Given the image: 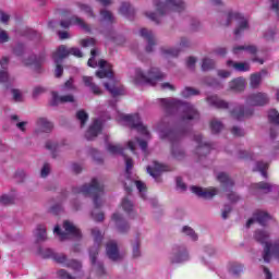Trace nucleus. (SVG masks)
<instances>
[{"mask_svg":"<svg viewBox=\"0 0 279 279\" xmlns=\"http://www.w3.org/2000/svg\"><path fill=\"white\" fill-rule=\"evenodd\" d=\"M165 117L158 123L159 138L171 143V154L177 160L184 158V150L180 147V141L191 134L193 121L199 119V111L193 104L177 98H160Z\"/></svg>","mask_w":279,"mask_h":279,"instance_id":"f257e3e1","label":"nucleus"},{"mask_svg":"<svg viewBox=\"0 0 279 279\" xmlns=\"http://www.w3.org/2000/svg\"><path fill=\"white\" fill-rule=\"evenodd\" d=\"M269 95L267 93L257 92L252 93L245 97L244 105H238L231 110V117L235 119V121H243L244 119H251L254 117V108H263L269 104Z\"/></svg>","mask_w":279,"mask_h":279,"instance_id":"f03ea898","label":"nucleus"},{"mask_svg":"<svg viewBox=\"0 0 279 279\" xmlns=\"http://www.w3.org/2000/svg\"><path fill=\"white\" fill-rule=\"evenodd\" d=\"M72 193L74 195L83 193L85 197H93L95 208H99L102 205L104 185L99 183L97 178H93L90 184L85 183L82 186L72 187Z\"/></svg>","mask_w":279,"mask_h":279,"instance_id":"7ed1b4c3","label":"nucleus"},{"mask_svg":"<svg viewBox=\"0 0 279 279\" xmlns=\"http://www.w3.org/2000/svg\"><path fill=\"white\" fill-rule=\"evenodd\" d=\"M166 75L158 68H150L148 71V75H145L141 68L135 69V84L140 86H156L158 82H162Z\"/></svg>","mask_w":279,"mask_h":279,"instance_id":"20e7f679","label":"nucleus"},{"mask_svg":"<svg viewBox=\"0 0 279 279\" xmlns=\"http://www.w3.org/2000/svg\"><path fill=\"white\" fill-rule=\"evenodd\" d=\"M153 3L160 16L169 14L170 12H184L186 10V2L184 0H153Z\"/></svg>","mask_w":279,"mask_h":279,"instance_id":"39448f33","label":"nucleus"},{"mask_svg":"<svg viewBox=\"0 0 279 279\" xmlns=\"http://www.w3.org/2000/svg\"><path fill=\"white\" fill-rule=\"evenodd\" d=\"M96 76H98L99 80H104L106 77L109 80V82L104 83V86L112 97L123 95V88L117 87V78H114V71H112V69L99 70L96 72Z\"/></svg>","mask_w":279,"mask_h":279,"instance_id":"423d86ee","label":"nucleus"},{"mask_svg":"<svg viewBox=\"0 0 279 279\" xmlns=\"http://www.w3.org/2000/svg\"><path fill=\"white\" fill-rule=\"evenodd\" d=\"M121 121L130 128V130H136L140 134H144V136H149V131H147V126L143 124L141 121V116L138 113L134 114H121Z\"/></svg>","mask_w":279,"mask_h":279,"instance_id":"0eeeda50","label":"nucleus"},{"mask_svg":"<svg viewBox=\"0 0 279 279\" xmlns=\"http://www.w3.org/2000/svg\"><path fill=\"white\" fill-rule=\"evenodd\" d=\"M63 229L65 230V232H63L58 225L53 229L54 234L59 236L60 241H66L69 236H73L74 239L78 240L82 239V231H80V229H77V227H75L73 222L65 220L63 222Z\"/></svg>","mask_w":279,"mask_h":279,"instance_id":"6e6552de","label":"nucleus"},{"mask_svg":"<svg viewBox=\"0 0 279 279\" xmlns=\"http://www.w3.org/2000/svg\"><path fill=\"white\" fill-rule=\"evenodd\" d=\"M232 21L238 22V26L234 29V36L239 37L241 36V34H243V32H245V29H250V23L243 16V14L239 12L229 11L227 15V21L225 23L226 27H229V25L232 24Z\"/></svg>","mask_w":279,"mask_h":279,"instance_id":"1a4fd4ad","label":"nucleus"},{"mask_svg":"<svg viewBox=\"0 0 279 279\" xmlns=\"http://www.w3.org/2000/svg\"><path fill=\"white\" fill-rule=\"evenodd\" d=\"M169 260L172 265H182L191 260V255L189 250L184 245H173L169 255Z\"/></svg>","mask_w":279,"mask_h":279,"instance_id":"9d476101","label":"nucleus"},{"mask_svg":"<svg viewBox=\"0 0 279 279\" xmlns=\"http://www.w3.org/2000/svg\"><path fill=\"white\" fill-rule=\"evenodd\" d=\"M99 247L101 244H96L89 248V258L93 267L96 268V272L98 276H106V268L104 267V263L97 262V256H99Z\"/></svg>","mask_w":279,"mask_h":279,"instance_id":"9b49d317","label":"nucleus"},{"mask_svg":"<svg viewBox=\"0 0 279 279\" xmlns=\"http://www.w3.org/2000/svg\"><path fill=\"white\" fill-rule=\"evenodd\" d=\"M193 140L195 141V143H197L196 155L199 159L210 154V150L213 149V144L204 142V136L202 134L194 135Z\"/></svg>","mask_w":279,"mask_h":279,"instance_id":"f8f14e48","label":"nucleus"},{"mask_svg":"<svg viewBox=\"0 0 279 279\" xmlns=\"http://www.w3.org/2000/svg\"><path fill=\"white\" fill-rule=\"evenodd\" d=\"M71 25H77L78 27H81V29H84V32H86L87 34H90L92 32L90 26L86 24V22H84V20L77 15H73L70 17V20H62L60 22V26L63 29H69Z\"/></svg>","mask_w":279,"mask_h":279,"instance_id":"ddd939ff","label":"nucleus"},{"mask_svg":"<svg viewBox=\"0 0 279 279\" xmlns=\"http://www.w3.org/2000/svg\"><path fill=\"white\" fill-rule=\"evenodd\" d=\"M165 171H173V168H171V166H167L158 161H155L153 167H147V173L150 174L151 178L156 180V182H162L160 175L161 173H165Z\"/></svg>","mask_w":279,"mask_h":279,"instance_id":"4468645a","label":"nucleus"},{"mask_svg":"<svg viewBox=\"0 0 279 279\" xmlns=\"http://www.w3.org/2000/svg\"><path fill=\"white\" fill-rule=\"evenodd\" d=\"M271 219V215H269V213L267 211H263V210H257L253 214L252 218H248V220L246 221V228H252V226H254V223H259V226H267V222L270 221Z\"/></svg>","mask_w":279,"mask_h":279,"instance_id":"2eb2a0df","label":"nucleus"},{"mask_svg":"<svg viewBox=\"0 0 279 279\" xmlns=\"http://www.w3.org/2000/svg\"><path fill=\"white\" fill-rule=\"evenodd\" d=\"M101 130H104V120L101 118L95 119L85 133L86 141H95Z\"/></svg>","mask_w":279,"mask_h":279,"instance_id":"dca6fc26","label":"nucleus"},{"mask_svg":"<svg viewBox=\"0 0 279 279\" xmlns=\"http://www.w3.org/2000/svg\"><path fill=\"white\" fill-rule=\"evenodd\" d=\"M45 63V54H32L24 60L25 66H34L36 73H43V64Z\"/></svg>","mask_w":279,"mask_h":279,"instance_id":"f3484780","label":"nucleus"},{"mask_svg":"<svg viewBox=\"0 0 279 279\" xmlns=\"http://www.w3.org/2000/svg\"><path fill=\"white\" fill-rule=\"evenodd\" d=\"M111 219L112 221H114L118 232H120V234H126V232L130 231V222L123 219V216L121 214L114 213Z\"/></svg>","mask_w":279,"mask_h":279,"instance_id":"a211bd4d","label":"nucleus"},{"mask_svg":"<svg viewBox=\"0 0 279 279\" xmlns=\"http://www.w3.org/2000/svg\"><path fill=\"white\" fill-rule=\"evenodd\" d=\"M140 36L142 38H145V40L147 41L145 51L147 53H151V51H154V47H156V39H154V33H151V31H147V28H142L140 31Z\"/></svg>","mask_w":279,"mask_h":279,"instance_id":"6ab92c4d","label":"nucleus"},{"mask_svg":"<svg viewBox=\"0 0 279 279\" xmlns=\"http://www.w3.org/2000/svg\"><path fill=\"white\" fill-rule=\"evenodd\" d=\"M106 252L109 260L117 263V260H121V254L119 253V245L117 242L111 241L106 245Z\"/></svg>","mask_w":279,"mask_h":279,"instance_id":"aec40b11","label":"nucleus"},{"mask_svg":"<svg viewBox=\"0 0 279 279\" xmlns=\"http://www.w3.org/2000/svg\"><path fill=\"white\" fill-rule=\"evenodd\" d=\"M75 104V97L73 95L60 96L58 92H52V99L50 106L56 107L59 104Z\"/></svg>","mask_w":279,"mask_h":279,"instance_id":"412c9836","label":"nucleus"},{"mask_svg":"<svg viewBox=\"0 0 279 279\" xmlns=\"http://www.w3.org/2000/svg\"><path fill=\"white\" fill-rule=\"evenodd\" d=\"M191 191L194 193V195H197V197H202L203 199H213V197L218 193L217 189H213L211 191H204V189L197 185H193Z\"/></svg>","mask_w":279,"mask_h":279,"instance_id":"4be33fe9","label":"nucleus"},{"mask_svg":"<svg viewBox=\"0 0 279 279\" xmlns=\"http://www.w3.org/2000/svg\"><path fill=\"white\" fill-rule=\"evenodd\" d=\"M206 101L213 108H217L218 110H228V108H230L228 101L219 99L217 95L207 96Z\"/></svg>","mask_w":279,"mask_h":279,"instance_id":"5701e85b","label":"nucleus"},{"mask_svg":"<svg viewBox=\"0 0 279 279\" xmlns=\"http://www.w3.org/2000/svg\"><path fill=\"white\" fill-rule=\"evenodd\" d=\"M83 83L86 88H89L93 95H96L97 97L104 95V89L93 82V76H83Z\"/></svg>","mask_w":279,"mask_h":279,"instance_id":"b1692460","label":"nucleus"},{"mask_svg":"<svg viewBox=\"0 0 279 279\" xmlns=\"http://www.w3.org/2000/svg\"><path fill=\"white\" fill-rule=\"evenodd\" d=\"M217 180L218 182H220L223 191H226L227 193H230V191H232V187L234 186V181H232L230 177L226 174V172H219L217 174Z\"/></svg>","mask_w":279,"mask_h":279,"instance_id":"393cba45","label":"nucleus"},{"mask_svg":"<svg viewBox=\"0 0 279 279\" xmlns=\"http://www.w3.org/2000/svg\"><path fill=\"white\" fill-rule=\"evenodd\" d=\"M37 130L35 131V134H40V132H45L46 134H49L51 130H53V123H51L46 118H39L37 120Z\"/></svg>","mask_w":279,"mask_h":279,"instance_id":"a878e982","label":"nucleus"},{"mask_svg":"<svg viewBox=\"0 0 279 279\" xmlns=\"http://www.w3.org/2000/svg\"><path fill=\"white\" fill-rule=\"evenodd\" d=\"M119 12L120 14H122V16H124L125 19H129V21H134L136 10L132 8V4H130V2H122L119 9Z\"/></svg>","mask_w":279,"mask_h":279,"instance_id":"bb28decb","label":"nucleus"},{"mask_svg":"<svg viewBox=\"0 0 279 279\" xmlns=\"http://www.w3.org/2000/svg\"><path fill=\"white\" fill-rule=\"evenodd\" d=\"M105 145L109 154H112L113 156L119 155L122 156V158H125V148H123L120 145H113L110 142H108V136L105 137Z\"/></svg>","mask_w":279,"mask_h":279,"instance_id":"cd10ccee","label":"nucleus"},{"mask_svg":"<svg viewBox=\"0 0 279 279\" xmlns=\"http://www.w3.org/2000/svg\"><path fill=\"white\" fill-rule=\"evenodd\" d=\"M70 52L66 46L61 45L57 48V51L52 54L53 62H64V58H69Z\"/></svg>","mask_w":279,"mask_h":279,"instance_id":"c85d7f7f","label":"nucleus"},{"mask_svg":"<svg viewBox=\"0 0 279 279\" xmlns=\"http://www.w3.org/2000/svg\"><path fill=\"white\" fill-rule=\"evenodd\" d=\"M245 266L238 262H230L228 265V272L230 274V276H233L234 278H239V276L242 275Z\"/></svg>","mask_w":279,"mask_h":279,"instance_id":"c756f323","label":"nucleus"},{"mask_svg":"<svg viewBox=\"0 0 279 279\" xmlns=\"http://www.w3.org/2000/svg\"><path fill=\"white\" fill-rule=\"evenodd\" d=\"M232 51H233L234 56L241 54V51H245L246 53H250L251 56H256V53H258V48L254 45L234 46Z\"/></svg>","mask_w":279,"mask_h":279,"instance_id":"7c9ffc66","label":"nucleus"},{"mask_svg":"<svg viewBox=\"0 0 279 279\" xmlns=\"http://www.w3.org/2000/svg\"><path fill=\"white\" fill-rule=\"evenodd\" d=\"M267 70H262L251 75V88H258L263 82V77H267Z\"/></svg>","mask_w":279,"mask_h":279,"instance_id":"2f4dec72","label":"nucleus"},{"mask_svg":"<svg viewBox=\"0 0 279 279\" xmlns=\"http://www.w3.org/2000/svg\"><path fill=\"white\" fill-rule=\"evenodd\" d=\"M254 239L257 243H260V245H267V243H271L269 242V232L265 231V230H256L254 232Z\"/></svg>","mask_w":279,"mask_h":279,"instance_id":"473e14b6","label":"nucleus"},{"mask_svg":"<svg viewBox=\"0 0 279 279\" xmlns=\"http://www.w3.org/2000/svg\"><path fill=\"white\" fill-rule=\"evenodd\" d=\"M227 66H233L239 73H247V71H250V63L247 62H233L232 60H228Z\"/></svg>","mask_w":279,"mask_h":279,"instance_id":"72a5a7b5","label":"nucleus"},{"mask_svg":"<svg viewBox=\"0 0 279 279\" xmlns=\"http://www.w3.org/2000/svg\"><path fill=\"white\" fill-rule=\"evenodd\" d=\"M231 90H235V93H243L245 90V80L243 77L234 78L229 83Z\"/></svg>","mask_w":279,"mask_h":279,"instance_id":"f704fd0d","label":"nucleus"},{"mask_svg":"<svg viewBox=\"0 0 279 279\" xmlns=\"http://www.w3.org/2000/svg\"><path fill=\"white\" fill-rule=\"evenodd\" d=\"M34 236L36 239V243H40L43 241H47V228L45 225H38L35 232Z\"/></svg>","mask_w":279,"mask_h":279,"instance_id":"c9c22d12","label":"nucleus"},{"mask_svg":"<svg viewBox=\"0 0 279 279\" xmlns=\"http://www.w3.org/2000/svg\"><path fill=\"white\" fill-rule=\"evenodd\" d=\"M16 202V192L12 191L10 194H2L0 196V206H12Z\"/></svg>","mask_w":279,"mask_h":279,"instance_id":"e433bc0d","label":"nucleus"},{"mask_svg":"<svg viewBox=\"0 0 279 279\" xmlns=\"http://www.w3.org/2000/svg\"><path fill=\"white\" fill-rule=\"evenodd\" d=\"M100 34H102L105 38H107V40H111V43H117L118 38L123 40V36L117 35L112 26L106 28L105 31H101Z\"/></svg>","mask_w":279,"mask_h":279,"instance_id":"4c0bfd02","label":"nucleus"},{"mask_svg":"<svg viewBox=\"0 0 279 279\" xmlns=\"http://www.w3.org/2000/svg\"><path fill=\"white\" fill-rule=\"evenodd\" d=\"M254 173L259 172L262 177L267 180V163L265 161H256L255 167L253 168Z\"/></svg>","mask_w":279,"mask_h":279,"instance_id":"58836bf2","label":"nucleus"},{"mask_svg":"<svg viewBox=\"0 0 279 279\" xmlns=\"http://www.w3.org/2000/svg\"><path fill=\"white\" fill-rule=\"evenodd\" d=\"M22 36L28 40H38L40 38V33L32 28H26L22 32Z\"/></svg>","mask_w":279,"mask_h":279,"instance_id":"ea45409f","label":"nucleus"},{"mask_svg":"<svg viewBox=\"0 0 279 279\" xmlns=\"http://www.w3.org/2000/svg\"><path fill=\"white\" fill-rule=\"evenodd\" d=\"M215 66H217V63L215 62V60L205 57L202 61V71H213L215 70Z\"/></svg>","mask_w":279,"mask_h":279,"instance_id":"a19ab883","label":"nucleus"},{"mask_svg":"<svg viewBox=\"0 0 279 279\" xmlns=\"http://www.w3.org/2000/svg\"><path fill=\"white\" fill-rule=\"evenodd\" d=\"M124 162H125V173H126V179L131 180L132 178V169H134V160L131 157H128L125 155Z\"/></svg>","mask_w":279,"mask_h":279,"instance_id":"79ce46f5","label":"nucleus"},{"mask_svg":"<svg viewBox=\"0 0 279 279\" xmlns=\"http://www.w3.org/2000/svg\"><path fill=\"white\" fill-rule=\"evenodd\" d=\"M253 189H257L258 191H266V193H271L274 189H276V185H271L267 182H258L253 184Z\"/></svg>","mask_w":279,"mask_h":279,"instance_id":"37998d69","label":"nucleus"},{"mask_svg":"<svg viewBox=\"0 0 279 279\" xmlns=\"http://www.w3.org/2000/svg\"><path fill=\"white\" fill-rule=\"evenodd\" d=\"M136 189L140 193V197L144 201L147 199V185L143 181H135Z\"/></svg>","mask_w":279,"mask_h":279,"instance_id":"c03bdc74","label":"nucleus"},{"mask_svg":"<svg viewBox=\"0 0 279 279\" xmlns=\"http://www.w3.org/2000/svg\"><path fill=\"white\" fill-rule=\"evenodd\" d=\"M268 121L272 123V125H279V112L276 109H270L268 111Z\"/></svg>","mask_w":279,"mask_h":279,"instance_id":"a18cd8bd","label":"nucleus"},{"mask_svg":"<svg viewBox=\"0 0 279 279\" xmlns=\"http://www.w3.org/2000/svg\"><path fill=\"white\" fill-rule=\"evenodd\" d=\"M37 254L41 256V258H53L56 253H53V250L51 248H43V246H39L37 250Z\"/></svg>","mask_w":279,"mask_h":279,"instance_id":"49530a36","label":"nucleus"},{"mask_svg":"<svg viewBox=\"0 0 279 279\" xmlns=\"http://www.w3.org/2000/svg\"><path fill=\"white\" fill-rule=\"evenodd\" d=\"M133 258H140L141 256V239L136 236L134 243L132 244Z\"/></svg>","mask_w":279,"mask_h":279,"instance_id":"de8ad7c7","label":"nucleus"},{"mask_svg":"<svg viewBox=\"0 0 279 279\" xmlns=\"http://www.w3.org/2000/svg\"><path fill=\"white\" fill-rule=\"evenodd\" d=\"M210 130L213 134H219V132L223 130V123H221V121H218L217 119H214L210 122Z\"/></svg>","mask_w":279,"mask_h":279,"instance_id":"09e8293b","label":"nucleus"},{"mask_svg":"<svg viewBox=\"0 0 279 279\" xmlns=\"http://www.w3.org/2000/svg\"><path fill=\"white\" fill-rule=\"evenodd\" d=\"M182 97H184V99H189V97H194L199 95V89H195L193 87H185L182 93H181Z\"/></svg>","mask_w":279,"mask_h":279,"instance_id":"8fccbe9b","label":"nucleus"},{"mask_svg":"<svg viewBox=\"0 0 279 279\" xmlns=\"http://www.w3.org/2000/svg\"><path fill=\"white\" fill-rule=\"evenodd\" d=\"M13 53L17 58H23V56H25V44L23 43L15 44V46L13 47Z\"/></svg>","mask_w":279,"mask_h":279,"instance_id":"3c124183","label":"nucleus"},{"mask_svg":"<svg viewBox=\"0 0 279 279\" xmlns=\"http://www.w3.org/2000/svg\"><path fill=\"white\" fill-rule=\"evenodd\" d=\"M271 256H274V253L271 252V243H266L263 254L264 262L271 263Z\"/></svg>","mask_w":279,"mask_h":279,"instance_id":"603ef678","label":"nucleus"},{"mask_svg":"<svg viewBox=\"0 0 279 279\" xmlns=\"http://www.w3.org/2000/svg\"><path fill=\"white\" fill-rule=\"evenodd\" d=\"M60 147V144H58L56 141H47L46 142V149L51 151L52 158H56V151H58V148Z\"/></svg>","mask_w":279,"mask_h":279,"instance_id":"864d4df0","label":"nucleus"},{"mask_svg":"<svg viewBox=\"0 0 279 279\" xmlns=\"http://www.w3.org/2000/svg\"><path fill=\"white\" fill-rule=\"evenodd\" d=\"M92 235L94 236V243L96 245H101V242L104 241V235H101V231L99 228L92 229Z\"/></svg>","mask_w":279,"mask_h":279,"instance_id":"5fc2aeb1","label":"nucleus"},{"mask_svg":"<svg viewBox=\"0 0 279 279\" xmlns=\"http://www.w3.org/2000/svg\"><path fill=\"white\" fill-rule=\"evenodd\" d=\"M65 267L73 269L74 271H80L82 269V263L76 259H68Z\"/></svg>","mask_w":279,"mask_h":279,"instance_id":"6e6d98bb","label":"nucleus"},{"mask_svg":"<svg viewBox=\"0 0 279 279\" xmlns=\"http://www.w3.org/2000/svg\"><path fill=\"white\" fill-rule=\"evenodd\" d=\"M76 119L81 123V128H84L86 125V121H88V113L84 110H78L76 112Z\"/></svg>","mask_w":279,"mask_h":279,"instance_id":"4d7b16f0","label":"nucleus"},{"mask_svg":"<svg viewBox=\"0 0 279 279\" xmlns=\"http://www.w3.org/2000/svg\"><path fill=\"white\" fill-rule=\"evenodd\" d=\"M122 208L124 211H126L128 215H130L134 210V203L129 201L128 197H124L122 199Z\"/></svg>","mask_w":279,"mask_h":279,"instance_id":"13d9d810","label":"nucleus"},{"mask_svg":"<svg viewBox=\"0 0 279 279\" xmlns=\"http://www.w3.org/2000/svg\"><path fill=\"white\" fill-rule=\"evenodd\" d=\"M204 82L210 88H220L221 87V83L219 82V80H217L215 77H205Z\"/></svg>","mask_w":279,"mask_h":279,"instance_id":"bf43d9fd","label":"nucleus"},{"mask_svg":"<svg viewBox=\"0 0 279 279\" xmlns=\"http://www.w3.org/2000/svg\"><path fill=\"white\" fill-rule=\"evenodd\" d=\"M183 234H186V236H190L192 241H197V233H195V230L193 228L185 226L182 228Z\"/></svg>","mask_w":279,"mask_h":279,"instance_id":"052dcab7","label":"nucleus"},{"mask_svg":"<svg viewBox=\"0 0 279 279\" xmlns=\"http://www.w3.org/2000/svg\"><path fill=\"white\" fill-rule=\"evenodd\" d=\"M78 8L82 12L87 14L90 19H95V13L93 12V8L88 4L78 3Z\"/></svg>","mask_w":279,"mask_h":279,"instance_id":"680f3d73","label":"nucleus"},{"mask_svg":"<svg viewBox=\"0 0 279 279\" xmlns=\"http://www.w3.org/2000/svg\"><path fill=\"white\" fill-rule=\"evenodd\" d=\"M100 16L102 17V21H106V23H113L114 21L112 12L108 10H100Z\"/></svg>","mask_w":279,"mask_h":279,"instance_id":"e2e57ef3","label":"nucleus"},{"mask_svg":"<svg viewBox=\"0 0 279 279\" xmlns=\"http://www.w3.org/2000/svg\"><path fill=\"white\" fill-rule=\"evenodd\" d=\"M52 259H54L56 263H59V265H63V267L69 263V258L64 254L54 253Z\"/></svg>","mask_w":279,"mask_h":279,"instance_id":"0e129e2a","label":"nucleus"},{"mask_svg":"<svg viewBox=\"0 0 279 279\" xmlns=\"http://www.w3.org/2000/svg\"><path fill=\"white\" fill-rule=\"evenodd\" d=\"M90 58L88 59V66H90L92 69H97V61H95V58H97V48L92 49L90 51Z\"/></svg>","mask_w":279,"mask_h":279,"instance_id":"69168bd1","label":"nucleus"},{"mask_svg":"<svg viewBox=\"0 0 279 279\" xmlns=\"http://www.w3.org/2000/svg\"><path fill=\"white\" fill-rule=\"evenodd\" d=\"M276 34H277L276 27H274V28H268V29L264 33V38H265V40H267V41H271V40H274V38H276Z\"/></svg>","mask_w":279,"mask_h":279,"instance_id":"338daca9","label":"nucleus"},{"mask_svg":"<svg viewBox=\"0 0 279 279\" xmlns=\"http://www.w3.org/2000/svg\"><path fill=\"white\" fill-rule=\"evenodd\" d=\"M57 276L59 279H75V277L71 276L66 270L60 269L57 271Z\"/></svg>","mask_w":279,"mask_h":279,"instance_id":"774afa93","label":"nucleus"}]
</instances>
